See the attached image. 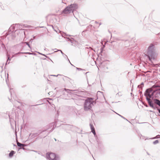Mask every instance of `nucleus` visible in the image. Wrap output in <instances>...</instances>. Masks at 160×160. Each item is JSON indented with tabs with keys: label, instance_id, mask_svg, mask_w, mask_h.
Wrapping results in <instances>:
<instances>
[{
	"label": "nucleus",
	"instance_id": "9",
	"mask_svg": "<svg viewBox=\"0 0 160 160\" xmlns=\"http://www.w3.org/2000/svg\"><path fill=\"white\" fill-rule=\"evenodd\" d=\"M15 152L13 151H12L9 154V156L10 157H12L13 155V154L15 153Z\"/></svg>",
	"mask_w": 160,
	"mask_h": 160
},
{
	"label": "nucleus",
	"instance_id": "4",
	"mask_svg": "<svg viewBox=\"0 0 160 160\" xmlns=\"http://www.w3.org/2000/svg\"><path fill=\"white\" fill-rule=\"evenodd\" d=\"M72 12L71 9L68 6L64 9L62 11V13L67 14L70 13Z\"/></svg>",
	"mask_w": 160,
	"mask_h": 160
},
{
	"label": "nucleus",
	"instance_id": "3",
	"mask_svg": "<svg viewBox=\"0 0 160 160\" xmlns=\"http://www.w3.org/2000/svg\"><path fill=\"white\" fill-rule=\"evenodd\" d=\"M153 92L152 90L150 89H147L146 91L145 95L147 99H150L152 98L153 95Z\"/></svg>",
	"mask_w": 160,
	"mask_h": 160
},
{
	"label": "nucleus",
	"instance_id": "14",
	"mask_svg": "<svg viewBox=\"0 0 160 160\" xmlns=\"http://www.w3.org/2000/svg\"><path fill=\"white\" fill-rule=\"evenodd\" d=\"M158 112L160 113V109H158Z\"/></svg>",
	"mask_w": 160,
	"mask_h": 160
},
{
	"label": "nucleus",
	"instance_id": "1",
	"mask_svg": "<svg viewBox=\"0 0 160 160\" xmlns=\"http://www.w3.org/2000/svg\"><path fill=\"white\" fill-rule=\"evenodd\" d=\"M146 53V55L148 56L150 60L152 59H155V55L154 45L151 44L148 47Z\"/></svg>",
	"mask_w": 160,
	"mask_h": 160
},
{
	"label": "nucleus",
	"instance_id": "8",
	"mask_svg": "<svg viewBox=\"0 0 160 160\" xmlns=\"http://www.w3.org/2000/svg\"><path fill=\"white\" fill-rule=\"evenodd\" d=\"M90 126L92 132L95 135L96 134V132H95V129H94L93 126L92 124H90Z\"/></svg>",
	"mask_w": 160,
	"mask_h": 160
},
{
	"label": "nucleus",
	"instance_id": "5",
	"mask_svg": "<svg viewBox=\"0 0 160 160\" xmlns=\"http://www.w3.org/2000/svg\"><path fill=\"white\" fill-rule=\"evenodd\" d=\"M56 158L55 154L53 153H50L48 155V158L51 160H54Z\"/></svg>",
	"mask_w": 160,
	"mask_h": 160
},
{
	"label": "nucleus",
	"instance_id": "7",
	"mask_svg": "<svg viewBox=\"0 0 160 160\" xmlns=\"http://www.w3.org/2000/svg\"><path fill=\"white\" fill-rule=\"evenodd\" d=\"M147 100L148 101L150 106L153 108L155 109V107L154 106L152 102L151 101L150 99H148Z\"/></svg>",
	"mask_w": 160,
	"mask_h": 160
},
{
	"label": "nucleus",
	"instance_id": "2",
	"mask_svg": "<svg viewBox=\"0 0 160 160\" xmlns=\"http://www.w3.org/2000/svg\"><path fill=\"white\" fill-rule=\"evenodd\" d=\"M94 102L93 99L91 98H88L85 101L84 103V109L87 110L90 109L92 107L93 103Z\"/></svg>",
	"mask_w": 160,
	"mask_h": 160
},
{
	"label": "nucleus",
	"instance_id": "10",
	"mask_svg": "<svg viewBox=\"0 0 160 160\" xmlns=\"http://www.w3.org/2000/svg\"><path fill=\"white\" fill-rule=\"evenodd\" d=\"M17 145L18 146L20 147V148L23 147L25 145L24 144H22L19 142H17Z\"/></svg>",
	"mask_w": 160,
	"mask_h": 160
},
{
	"label": "nucleus",
	"instance_id": "12",
	"mask_svg": "<svg viewBox=\"0 0 160 160\" xmlns=\"http://www.w3.org/2000/svg\"><path fill=\"white\" fill-rule=\"evenodd\" d=\"M158 142H159L158 140H156L155 141H154L153 142V143L154 144H156L158 143Z\"/></svg>",
	"mask_w": 160,
	"mask_h": 160
},
{
	"label": "nucleus",
	"instance_id": "11",
	"mask_svg": "<svg viewBox=\"0 0 160 160\" xmlns=\"http://www.w3.org/2000/svg\"><path fill=\"white\" fill-rule=\"evenodd\" d=\"M155 103L158 105L160 106V101L158 99H155Z\"/></svg>",
	"mask_w": 160,
	"mask_h": 160
},
{
	"label": "nucleus",
	"instance_id": "13",
	"mask_svg": "<svg viewBox=\"0 0 160 160\" xmlns=\"http://www.w3.org/2000/svg\"><path fill=\"white\" fill-rule=\"evenodd\" d=\"M117 95H118V96H121L122 95V93L121 92H119L117 94Z\"/></svg>",
	"mask_w": 160,
	"mask_h": 160
},
{
	"label": "nucleus",
	"instance_id": "6",
	"mask_svg": "<svg viewBox=\"0 0 160 160\" xmlns=\"http://www.w3.org/2000/svg\"><path fill=\"white\" fill-rule=\"evenodd\" d=\"M69 7L71 9L72 11V12L73 10L77 9L78 8L77 5L76 4H71L70 5Z\"/></svg>",
	"mask_w": 160,
	"mask_h": 160
}]
</instances>
